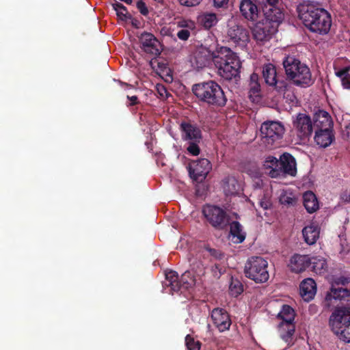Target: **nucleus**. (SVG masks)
I'll return each instance as SVG.
<instances>
[{"label":"nucleus","mask_w":350,"mask_h":350,"mask_svg":"<svg viewBox=\"0 0 350 350\" xmlns=\"http://www.w3.org/2000/svg\"><path fill=\"white\" fill-rule=\"evenodd\" d=\"M300 19L304 25L311 31L325 35L329 33L332 26L329 13L312 3H303L298 6Z\"/></svg>","instance_id":"nucleus-1"},{"label":"nucleus","mask_w":350,"mask_h":350,"mask_svg":"<svg viewBox=\"0 0 350 350\" xmlns=\"http://www.w3.org/2000/svg\"><path fill=\"white\" fill-rule=\"evenodd\" d=\"M213 62L218 75L226 80L239 76L241 62L236 53L226 46H217L213 53Z\"/></svg>","instance_id":"nucleus-2"},{"label":"nucleus","mask_w":350,"mask_h":350,"mask_svg":"<svg viewBox=\"0 0 350 350\" xmlns=\"http://www.w3.org/2000/svg\"><path fill=\"white\" fill-rule=\"evenodd\" d=\"M286 75L293 83L301 87L311 85L314 80L309 68L293 57H287L283 62Z\"/></svg>","instance_id":"nucleus-3"},{"label":"nucleus","mask_w":350,"mask_h":350,"mask_svg":"<svg viewBox=\"0 0 350 350\" xmlns=\"http://www.w3.org/2000/svg\"><path fill=\"white\" fill-rule=\"evenodd\" d=\"M192 90L200 100L209 105L224 106L226 103L223 90L213 81L196 84Z\"/></svg>","instance_id":"nucleus-4"},{"label":"nucleus","mask_w":350,"mask_h":350,"mask_svg":"<svg viewBox=\"0 0 350 350\" xmlns=\"http://www.w3.org/2000/svg\"><path fill=\"white\" fill-rule=\"evenodd\" d=\"M278 317L282 320L278 326V333L280 338L286 345L284 349H286L294 342V334L295 332L294 324L295 311L291 306L284 305Z\"/></svg>","instance_id":"nucleus-5"},{"label":"nucleus","mask_w":350,"mask_h":350,"mask_svg":"<svg viewBox=\"0 0 350 350\" xmlns=\"http://www.w3.org/2000/svg\"><path fill=\"white\" fill-rule=\"evenodd\" d=\"M329 325L340 339L350 342V306L336 309L330 316Z\"/></svg>","instance_id":"nucleus-6"},{"label":"nucleus","mask_w":350,"mask_h":350,"mask_svg":"<svg viewBox=\"0 0 350 350\" xmlns=\"http://www.w3.org/2000/svg\"><path fill=\"white\" fill-rule=\"evenodd\" d=\"M261 145L271 149L283 137L284 125L278 121H266L260 126Z\"/></svg>","instance_id":"nucleus-7"},{"label":"nucleus","mask_w":350,"mask_h":350,"mask_svg":"<svg viewBox=\"0 0 350 350\" xmlns=\"http://www.w3.org/2000/svg\"><path fill=\"white\" fill-rule=\"evenodd\" d=\"M267 267L268 262L263 258L252 257L245 265V276L257 283L265 282L269 278Z\"/></svg>","instance_id":"nucleus-8"},{"label":"nucleus","mask_w":350,"mask_h":350,"mask_svg":"<svg viewBox=\"0 0 350 350\" xmlns=\"http://www.w3.org/2000/svg\"><path fill=\"white\" fill-rule=\"evenodd\" d=\"M202 214L208 223L217 229H224L228 224L229 220L226 211L217 206H204Z\"/></svg>","instance_id":"nucleus-9"},{"label":"nucleus","mask_w":350,"mask_h":350,"mask_svg":"<svg viewBox=\"0 0 350 350\" xmlns=\"http://www.w3.org/2000/svg\"><path fill=\"white\" fill-rule=\"evenodd\" d=\"M278 0H265L262 5L265 16L263 21L270 23L271 25H275L277 29L284 17L283 12L278 6Z\"/></svg>","instance_id":"nucleus-10"},{"label":"nucleus","mask_w":350,"mask_h":350,"mask_svg":"<svg viewBox=\"0 0 350 350\" xmlns=\"http://www.w3.org/2000/svg\"><path fill=\"white\" fill-rule=\"evenodd\" d=\"M293 132L301 140L307 139L312 132V122L310 116L299 113L293 117Z\"/></svg>","instance_id":"nucleus-11"},{"label":"nucleus","mask_w":350,"mask_h":350,"mask_svg":"<svg viewBox=\"0 0 350 350\" xmlns=\"http://www.w3.org/2000/svg\"><path fill=\"white\" fill-rule=\"evenodd\" d=\"M211 170V164L206 159L192 161L188 165L190 177L197 182L202 181Z\"/></svg>","instance_id":"nucleus-12"},{"label":"nucleus","mask_w":350,"mask_h":350,"mask_svg":"<svg viewBox=\"0 0 350 350\" xmlns=\"http://www.w3.org/2000/svg\"><path fill=\"white\" fill-rule=\"evenodd\" d=\"M297 174V163L295 158L288 153H284L280 157V170H273L271 174L275 177H282L285 175L295 176Z\"/></svg>","instance_id":"nucleus-13"},{"label":"nucleus","mask_w":350,"mask_h":350,"mask_svg":"<svg viewBox=\"0 0 350 350\" xmlns=\"http://www.w3.org/2000/svg\"><path fill=\"white\" fill-rule=\"evenodd\" d=\"M277 29L275 25H271L270 23L262 20L255 25L253 29V36L258 44H263L270 40Z\"/></svg>","instance_id":"nucleus-14"},{"label":"nucleus","mask_w":350,"mask_h":350,"mask_svg":"<svg viewBox=\"0 0 350 350\" xmlns=\"http://www.w3.org/2000/svg\"><path fill=\"white\" fill-rule=\"evenodd\" d=\"M213 53L214 51H211L206 46H200L195 51L191 58L192 66L196 69L206 66L211 60L213 62Z\"/></svg>","instance_id":"nucleus-15"},{"label":"nucleus","mask_w":350,"mask_h":350,"mask_svg":"<svg viewBox=\"0 0 350 350\" xmlns=\"http://www.w3.org/2000/svg\"><path fill=\"white\" fill-rule=\"evenodd\" d=\"M228 36L234 43L241 46H244L250 40L248 31L237 24L229 25Z\"/></svg>","instance_id":"nucleus-16"},{"label":"nucleus","mask_w":350,"mask_h":350,"mask_svg":"<svg viewBox=\"0 0 350 350\" xmlns=\"http://www.w3.org/2000/svg\"><path fill=\"white\" fill-rule=\"evenodd\" d=\"M211 319L219 332H224L230 328L231 320L225 310L215 308L211 312Z\"/></svg>","instance_id":"nucleus-17"},{"label":"nucleus","mask_w":350,"mask_h":350,"mask_svg":"<svg viewBox=\"0 0 350 350\" xmlns=\"http://www.w3.org/2000/svg\"><path fill=\"white\" fill-rule=\"evenodd\" d=\"M334 300H344L350 301V289L344 287H332L329 293H327L324 305L327 308L332 306Z\"/></svg>","instance_id":"nucleus-18"},{"label":"nucleus","mask_w":350,"mask_h":350,"mask_svg":"<svg viewBox=\"0 0 350 350\" xmlns=\"http://www.w3.org/2000/svg\"><path fill=\"white\" fill-rule=\"evenodd\" d=\"M140 42L144 51L148 53L157 55L159 53L158 41L156 38L150 33H143L140 38Z\"/></svg>","instance_id":"nucleus-19"},{"label":"nucleus","mask_w":350,"mask_h":350,"mask_svg":"<svg viewBox=\"0 0 350 350\" xmlns=\"http://www.w3.org/2000/svg\"><path fill=\"white\" fill-rule=\"evenodd\" d=\"M300 295L306 301L312 300L317 293V284L315 281L310 278L304 279L300 284Z\"/></svg>","instance_id":"nucleus-20"},{"label":"nucleus","mask_w":350,"mask_h":350,"mask_svg":"<svg viewBox=\"0 0 350 350\" xmlns=\"http://www.w3.org/2000/svg\"><path fill=\"white\" fill-rule=\"evenodd\" d=\"M310 258L306 255L295 254L288 265L291 271L295 273L304 271L309 265Z\"/></svg>","instance_id":"nucleus-21"},{"label":"nucleus","mask_w":350,"mask_h":350,"mask_svg":"<svg viewBox=\"0 0 350 350\" xmlns=\"http://www.w3.org/2000/svg\"><path fill=\"white\" fill-rule=\"evenodd\" d=\"M241 14L247 20L254 21L258 16V9L251 0H242L239 5Z\"/></svg>","instance_id":"nucleus-22"},{"label":"nucleus","mask_w":350,"mask_h":350,"mask_svg":"<svg viewBox=\"0 0 350 350\" xmlns=\"http://www.w3.org/2000/svg\"><path fill=\"white\" fill-rule=\"evenodd\" d=\"M180 129L183 139L199 142L201 139V132L196 126L190 123L183 122L180 124Z\"/></svg>","instance_id":"nucleus-23"},{"label":"nucleus","mask_w":350,"mask_h":350,"mask_svg":"<svg viewBox=\"0 0 350 350\" xmlns=\"http://www.w3.org/2000/svg\"><path fill=\"white\" fill-rule=\"evenodd\" d=\"M319 233L318 225L314 223L306 226L302 230L304 241L308 245H312L317 242L319 237Z\"/></svg>","instance_id":"nucleus-24"},{"label":"nucleus","mask_w":350,"mask_h":350,"mask_svg":"<svg viewBox=\"0 0 350 350\" xmlns=\"http://www.w3.org/2000/svg\"><path fill=\"white\" fill-rule=\"evenodd\" d=\"M334 139L331 129H320L316 132L314 141L320 147L325 148L329 146Z\"/></svg>","instance_id":"nucleus-25"},{"label":"nucleus","mask_w":350,"mask_h":350,"mask_svg":"<svg viewBox=\"0 0 350 350\" xmlns=\"http://www.w3.org/2000/svg\"><path fill=\"white\" fill-rule=\"evenodd\" d=\"M332 120L329 113L323 110H319L314 115V125L321 129H330Z\"/></svg>","instance_id":"nucleus-26"},{"label":"nucleus","mask_w":350,"mask_h":350,"mask_svg":"<svg viewBox=\"0 0 350 350\" xmlns=\"http://www.w3.org/2000/svg\"><path fill=\"white\" fill-rule=\"evenodd\" d=\"M230 237L232 242L241 243L245 239V232L242 226L238 221H233L230 224Z\"/></svg>","instance_id":"nucleus-27"},{"label":"nucleus","mask_w":350,"mask_h":350,"mask_svg":"<svg viewBox=\"0 0 350 350\" xmlns=\"http://www.w3.org/2000/svg\"><path fill=\"white\" fill-rule=\"evenodd\" d=\"M222 187L226 196H232L239 193L240 185L234 177H228L223 180Z\"/></svg>","instance_id":"nucleus-28"},{"label":"nucleus","mask_w":350,"mask_h":350,"mask_svg":"<svg viewBox=\"0 0 350 350\" xmlns=\"http://www.w3.org/2000/svg\"><path fill=\"white\" fill-rule=\"evenodd\" d=\"M262 76L265 81L269 85L273 86L277 83V74L275 67L271 64H267L263 66Z\"/></svg>","instance_id":"nucleus-29"},{"label":"nucleus","mask_w":350,"mask_h":350,"mask_svg":"<svg viewBox=\"0 0 350 350\" xmlns=\"http://www.w3.org/2000/svg\"><path fill=\"white\" fill-rule=\"evenodd\" d=\"M165 281L164 285L170 287L172 292H178L180 288V282L178 280V274L176 271L170 270L165 271Z\"/></svg>","instance_id":"nucleus-30"},{"label":"nucleus","mask_w":350,"mask_h":350,"mask_svg":"<svg viewBox=\"0 0 350 350\" xmlns=\"http://www.w3.org/2000/svg\"><path fill=\"white\" fill-rule=\"evenodd\" d=\"M304 205L308 213H313L319 208L317 198L312 191H307L304 194Z\"/></svg>","instance_id":"nucleus-31"},{"label":"nucleus","mask_w":350,"mask_h":350,"mask_svg":"<svg viewBox=\"0 0 350 350\" xmlns=\"http://www.w3.org/2000/svg\"><path fill=\"white\" fill-rule=\"evenodd\" d=\"M264 167L268 170L267 173L271 178H275L271 173L273 170H280V159L273 157L268 156L264 161Z\"/></svg>","instance_id":"nucleus-32"},{"label":"nucleus","mask_w":350,"mask_h":350,"mask_svg":"<svg viewBox=\"0 0 350 350\" xmlns=\"http://www.w3.org/2000/svg\"><path fill=\"white\" fill-rule=\"evenodd\" d=\"M199 21L206 29H209L217 24V18L214 13H204L199 17Z\"/></svg>","instance_id":"nucleus-33"},{"label":"nucleus","mask_w":350,"mask_h":350,"mask_svg":"<svg viewBox=\"0 0 350 350\" xmlns=\"http://www.w3.org/2000/svg\"><path fill=\"white\" fill-rule=\"evenodd\" d=\"M310 264L312 265L314 271L319 274L323 273L327 267L326 261L322 257L310 258Z\"/></svg>","instance_id":"nucleus-34"},{"label":"nucleus","mask_w":350,"mask_h":350,"mask_svg":"<svg viewBox=\"0 0 350 350\" xmlns=\"http://www.w3.org/2000/svg\"><path fill=\"white\" fill-rule=\"evenodd\" d=\"M349 67H345L336 71V75L340 78L342 85L345 89H350V75H349Z\"/></svg>","instance_id":"nucleus-35"},{"label":"nucleus","mask_w":350,"mask_h":350,"mask_svg":"<svg viewBox=\"0 0 350 350\" xmlns=\"http://www.w3.org/2000/svg\"><path fill=\"white\" fill-rule=\"evenodd\" d=\"M113 10L116 11L117 16L122 21H127L131 18V15L128 12L126 8L120 3H115L112 5Z\"/></svg>","instance_id":"nucleus-36"},{"label":"nucleus","mask_w":350,"mask_h":350,"mask_svg":"<svg viewBox=\"0 0 350 350\" xmlns=\"http://www.w3.org/2000/svg\"><path fill=\"white\" fill-rule=\"evenodd\" d=\"M180 286L188 288L195 284V280L190 271H185L181 276Z\"/></svg>","instance_id":"nucleus-37"},{"label":"nucleus","mask_w":350,"mask_h":350,"mask_svg":"<svg viewBox=\"0 0 350 350\" xmlns=\"http://www.w3.org/2000/svg\"><path fill=\"white\" fill-rule=\"evenodd\" d=\"M229 291L232 296L237 297L243 291V285L238 280L232 279L229 286Z\"/></svg>","instance_id":"nucleus-38"},{"label":"nucleus","mask_w":350,"mask_h":350,"mask_svg":"<svg viewBox=\"0 0 350 350\" xmlns=\"http://www.w3.org/2000/svg\"><path fill=\"white\" fill-rule=\"evenodd\" d=\"M295 200V196L290 191H283L280 196V202L282 204H293Z\"/></svg>","instance_id":"nucleus-39"},{"label":"nucleus","mask_w":350,"mask_h":350,"mask_svg":"<svg viewBox=\"0 0 350 350\" xmlns=\"http://www.w3.org/2000/svg\"><path fill=\"white\" fill-rule=\"evenodd\" d=\"M177 27L182 29L193 31L196 29V23L189 19H181L177 22Z\"/></svg>","instance_id":"nucleus-40"},{"label":"nucleus","mask_w":350,"mask_h":350,"mask_svg":"<svg viewBox=\"0 0 350 350\" xmlns=\"http://www.w3.org/2000/svg\"><path fill=\"white\" fill-rule=\"evenodd\" d=\"M185 345L188 350H200V342L190 335H187L185 337Z\"/></svg>","instance_id":"nucleus-41"},{"label":"nucleus","mask_w":350,"mask_h":350,"mask_svg":"<svg viewBox=\"0 0 350 350\" xmlns=\"http://www.w3.org/2000/svg\"><path fill=\"white\" fill-rule=\"evenodd\" d=\"M260 88L258 83H250V96L253 100L256 99L253 97H258Z\"/></svg>","instance_id":"nucleus-42"},{"label":"nucleus","mask_w":350,"mask_h":350,"mask_svg":"<svg viewBox=\"0 0 350 350\" xmlns=\"http://www.w3.org/2000/svg\"><path fill=\"white\" fill-rule=\"evenodd\" d=\"M196 142L194 141L191 142L187 148V151L193 156L198 155L200 153V148Z\"/></svg>","instance_id":"nucleus-43"},{"label":"nucleus","mask_w":350,"mask_h":350,"mask_svg":"<svg viewBox=\"0 0 350 350\" xmlns=\"http://www.w3.org/2000/svg\"><path fill=\"white\" fill-rule=\"evenodd\" d=\"M192 31L188 29H180L177 33L178 38L181 40H187L191 36Z\"/></svg>","instance_id":"nucleus-44"},{"label":"nucleus","mask_w":350,"mask_h":350,"mask_svg":"<svg viewBox=\"0 0 350 350\" xmlns=\"http://www.w3.org/2000/svg\"><path fill=\"white\" fill-rule=\"evenodd\" d=\"M259 204L263 209H268L271 205L270 198L267 196H265L260 200Z\"/></svg>","instance_id":"nucleus-45"},{"label":"nucleus","mask_w":350,"mask_h":350,"mask_svg":"<svg viewBox=\"0 0 350 350\" xmlns=\"http://www.w3.org/2000/svg\"><path fill=\"white\" fill-rule=\"evenodd\" d=\"M178 1L182 5L193 7L199 5L202 0H178Z\"/></svg>","instance_id":"nucleus-46"},{"label":"nucleus","mask_w":350,"mask_h":350,"mask_svg":"<svg viewBox=\"0 0 350 350\" xmlns=\"http://www.w3.org/2000/svg\"><path fill=\"white\" fill-rule=\"evenodd\" d=\"M137 8L139 10L140 13L144 16L147 15L148 13V10L143 1H138L137 3Z\"/></svg>","instance_id":"nucleus-47"},{"label":"nucleus","mask_w":350,"mask_h":350,"mask_svg":"<svg viewBox=\"0 0 350 350\" xmlns=\"http://www.w3.org/2000/svg\"><path fill=\"white\" fill-rule=\"evenodd\" d=\"M206 250L211 256H213L215 258H221L222 256V254L219 251L216 250L215 249L206 247Z\"/></svg>","instance_id":"nucleus-48"},{"label":"nucleus","mask_w":350,"mask_h":350,"mask_svg":"<svg viewBox=\"0 0 350 350\" xmlns=\"http://www.w3.org/2000/svg\"><path fill=\"white\" fill-rule=\"evenodd\" d=\"M342 135L344 139L350 141V123L342 130Z\"/></svg>","instance_id":"nucleus-49"},{"label":"nucleus","mask_w":350,"mask_h":350,"mask_svg":"<svg viewBox=\"0 0 350 350\" xmlns=\"http://www.w3.org/2000/svg\"><path fill=\"white\" fill-rule=\"evenodd\" d=\"M228 2V0H213V4L215 7L222 8L226 5Z\"/></svg>","instance_id":"nucleus-50"},{"label":"nucleus","mask_w":350,"mask_h":350,"mask_svg":"<svg viewBox=\"0 0 350 350\" xmlns=\"http://www.w3.org/2000/svg\"><path fill=\"white\" fill-rule=\"evenodd\" d=\"M341 200L346 203H350V191H345L340 196Z\"/></svg>","instance_id":"nucleus-51"},{"label":"nucleus","mask_w":350,"mask_h":350,"mask_svg":"<svg viewBox=\"0 0 350 350\" xmlns=\"http://www.w3.org/2000/svg\"><path fill=\"white\" fill-rule=\"evenodd\" d=\"M157 88L158 92L159 93V94L161 96H164L167 94L166 89L164 88V86H163L161 85H158Z\"/></svg>","instance_id":"nucleus-52"},{"label":"nucleus","mask_w":350,"mask_h":350,"mask_svg":"<svg viewBox=\"0 0 350 350\" xmlns=\"http://www.w3.org/2000/svg\"><path fill=\"white\" fill-rule=\"evenodd\" d=\"M161 33L163 36H169L170 34V30L167 27H164L161 29Z\"/></svg>","instance_id":"nucleus-53"},{"label":"nucleus","mask_w":350,"mask_h":350,"mask_svg":"<svg viewBox=\"0 0 350 350\" xmlns=\"http://www.w3.org/2000/svg\"><path fill=\"white\" fill-rule=\"evenodd\" d=\"M258 75L254 73V74H252L251 75V77H250V83H258Z\"/></svg>","instance_id":"nucleus-54"},{"label":"nucleus","mask_w":350,"mask_h":350,"mask_svg":"<svg viewBox=\"0 0 350 350\" xmlns=\"http://www.w3.org/2000/svg\"><path fill=\"white\" fill-rule=\"evenodd\" d=\"M128 99H129L131 100V105H135L137 103V97L135 96H127Z\"/></svg>","instance_id":"nucleus-55"}]
</instances>
